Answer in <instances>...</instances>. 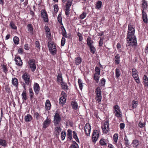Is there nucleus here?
<instances>
[{
  "mask_svg": "<svg viewBox=\"0 0 148 148\" xmlns=\"http://www.w3.org/2000/svg\"><path fill=\"white\" fill-rule=\"evenodd\" d=\"M118 138V134L116 133L113 136V139L114 141L116 143L117 141Z\"/></svg>",
  "mask_w": 148,
  "mask_h": 148,
  "instance_id": "de8ad7c7",
  "label": "nucleus"
},
{
  "mask_svg": "<svg viewBox=\"0 0 148 148\" xmlns=\"http://www.w3.org/2000/svg\"><path fill=\"white\" fill-rule=\"evenodd\" d=\"M70 7H66V9L65 10V13L66 15H69V14Z\"/></svg>",
  "mask_w": 148,
  "mask_h": 148,
  "instance_id": "864d4df0",
  "label": "nucleus"
},
{
  "mask_svg": "<svg viewBox=\"0 0 148 148\" xmlns=\"http://www.w3.org/2000/svg\"><path fill=\"white\" fill-rule=\"evenodd\" d=\"M82 61V58L80 56H78L75 58L74 62L75 65H78L81 63Z\"/></svg>",
  "mask_w": 148,
  "mask_h": 148,
  "instance_id": "f8f14e48",
  "label": "nucleus"
},
{
  "mask_svg": "<svg viewBox=\"0 0 148 148\" xmlns=\"http://www.w3.org/2000/svg\"><path fill=\"white\" fill-rule=\"evenodd\" d=\"M106 82V80L104 78H102L100 80V81L99 83V86H104L105 85Z\"/></svg>",
  "mask_w": 148,
  "mask_h": 148,
  "instance_id": "c756f323",
  "label": "nucleus"
},
{
  "mask_svg": "<svg viewBox=\"0 0 148 148\" xmlns=\"http://www.w3.org/2000/svg\"><path fill=\"white\" fill-rule=\"evenodd\" d=\"M72 0H68L66 4V7L70 8L72 4Z\"/></svg>",
  "mask_w": 148,
  "mask_h": 148,
  "instance_id": "603ef678",
  "label": "nucleus"
},
{
  "mask_svg": "<svg viewBox=\"0 0 148 148\" xmlns=\"http://www.w3.org/2000/svg\"><path fill=\"white\" fill-rule=\"evenodd\" d=\"M142 13L143 21L144 23H147L148 21L147 18L146 13L144 12V9H143L142 10Z\"/></svg>",
  "mask_w": 148,
  "mask_h": 148,
  "instance_id": "dca6fc26",
  "label": "nucleus"
},
{
  "mask_svg": "<svg viewBox=\"0 0 148 148\" xmlns=\"http://www.w3.org/2000/svg\"><path fill=\"white\" fill-rule=\"evenodd\" d=\"M99 136V134L98 131L97 130H94L92 135V141L94 142H95L97 140Z\"/></svg>",
  "mask_w": 148,
  "mask_h": 148,
  "instance_id": "1a4fd4ad",
  "label": "nucleus"
},
{
  "mask_svg": "<svg viewBox=\"0 0 148 148\" xmlns=\"http://www.w3.org/2000/svg\"><path fill=\"white\" fill-rule=\"evenodd\" d=\"M78 145L75 142H74L73 144L70 146L69 148H77V146Z\"/></svg>",
  "mask_w": 148,
  "mask_h": 148,
  "instance_id": "3c124183",
  "label": "nucleus"
},
{
  "mask_svg": "<svg viewBox=\"0 0 148 148\" xmlns=\"http://www.w3.org/2000/svg\"><path fill=\"white\" fill-rule=\"evenodd\" d=\"M78 83L80 89L81 90H82L83 87L82 81L80 79H79L78 80Z\"/></svg>",
  "mask_w": 148,
  "mask_h": 148,
  "instance_id": "c9c22d12",
  "label": "nucleus"
},
{
  "mask_svg": "<svg viewBox=\"0 0 148 148\" xmlns=\"http://www.w3.org/2000/svg\"><path fill=\"white\" fill-rule=\"evenodd\" d=\"M138 126L140 128H142L144 127L145 125V123H142L141 121L139 122L138 124Z\"/></svg>",
  "mask_w": 148,
  "mask_h": 148,
  "instance_id": "bf43d9fd",
  "label": "nucleus"
},
{
  "mask_svg": "<svg viewBox=\"0 0 148 148\" xmlns=\"http://www.w3.org/2000/svg\"><path fill=\"white\" fill-rule=\"evenodd\" d=\"M86 14L85 12H83L80 15V18L81 19H83L86 16Z\"/></svg>",
  "mask_w": 148,
  "mask_h": 148,
  "instance_id": "5fc2aeb1",
  "label": "nucleus"
},
{
  "mask_svg": "<svg viewBox=\"0 0 148 148\" xmlns=\"http://www.w3.org/2000/svg\"><path fill=\"white\" fill-rule=\"evenodd\" d=\"M95 71L96 73L95 74H98L100 75V69L99 67L96 66L95 68Z\"/></svg>",
  "mask_w": 148,
  "mask_h": 148,
  "instance_id": "49530a36",
  "label": "nucleus"
},
{
  "mask_svg": "<svg viewBox=\"0 0 148 148\" xmlns=\"http://www.w3.org/2000/svg\"><path fill=\"white\" fill-rule=\"evenodd\" d=\"M34 89L36 94L39 93L40 88L39 84L37 83H35L34 85Z\"/></svg>",
  "mask_w": 148,
  "mask_h": 148,
  "instance_id": "2eb2a0df",
  "label": "nucleus"
},
{
  "mask_svg": "<svg viewBox=\"0 0 148 148\" xmlns=\"http://www.w3.org/2000/svg\"><path fill=\"white\" fill-rule=\"evenodd\" d=\"M120 127L121 129H123L125 127V124L123 123H122L120 124Z\"/></svg>",
  "mask_w": 148,
  "mask_h": 148,
  "instance_id": "774afa93",
  "label": "nucleus"
},
{
  "mask_svg": "<svg viewBox=\"0 0 148 148\" xmlns=\"http://www.w3.org/2000/svg\"><path fill=\"white\" fill-rule=\"evenodd\" d=\"M14 60L16 62V64L18 66H22L23 64V62L21 58L19 57H17L15 58Z\"/></svg>",
  "mask_w": 148,
  "mask_h": 148,
  "instance_id": "4468645a",
  "label": "nucleus"
},
{
  "mask_svg": "<svg viewBox=\"0 0 148 148\" xmlns=\"http://www.w3.org/2000/svg\"><path fill=\"white\" fill-rule=\"evenodd\" d=\"M32 117L29 114H27V115L25 116V120L26 122L31 121L32 119Z\"/></svg>",
  "mask_w": 148,
  "mask_h": 148,
  "instance_id": "6ab92c4d",
  "label": "nucleus"
},
{
  "mask_svg": "<svg viewBox=\"0 0 148 148\" xmlns=\"http://www.w3.org/2000/svg\"><path fill=\"white\" fill-rule=\"evenodd\" d=\"M36 47L38 48H40V44L38 41H36L35 42Z\"/></svg>",
  "mask_w": 148,
  "mask_h": 148,
  "instance_id": "338daca9",
  "label": "nucleus"
},
{
  "mask_svg": "<svg viewBox=\"0 0 148 148\" xmlns=\"http://www.w3.org/2000/svg\"><path fill=\"white\" fill-rule=\"evenodd\" d=\"M12 83L13 85L17 87L18 86V82L17 79L16 78H13L12 80Z\"/></svg>",
  "mask_w": 148,
  "mask_h": 148,
  "instance_id": "b1692460",
  "label": "nucleus"
},
{
  "mask_svg": "<svg viewBox=\"0 0 148 148\" xmlns=\"http://www.w3.org/2000/svg\"><path fill=\"white\" fill-rule=\"evenodd\" d=\"M109 121L107 120L104 122V125L101 126V128L103 132L105 134H107L108 132L109 127Z\"/></svg>",
  "mask_w": 148,
  "mask_h": 148,
  "instance_id": "423d86ee",
  "label": "nucleus"
},
{
  "mask_svg": "<svg viewBox=\"0 0 148 148\" xmlns=\"http://www.w3.org/2000/svg\"><path fill=\"white\" fill-rule=\"evenodd\" d=\"M61 86L62 88L65 90H66L68 89V86L67 84L63 82H61Z\"/></svg>",
  "mask_w": 148,
  "mask_h": 148,
  "instance_id": "a878e982",
  "label": "nucleus"
},
{
  "mask_svg": "<svg viewBox=\"0 0 148 148\" xmlns=\"http://www.w3.org/2000/svg\"><path fill=\"white\" fill-rule=\"evenodd\" d=\"M21 95L22 96V99L23 101H26L27 98L26 95V91L23 90Z\"/></svg>",
  "mask_w": 148,
  "mask_h": 148,
  "instance_id": "c85d7f7f",
  "label": "nucleus"
},
{
  "mask_svg": "<svg viewBox=\"0 0 148 148\" xmlns=\"http://www.w3.org/2000/svg\"><path fill=\"white\" fill-rule=\"evenodd\" d=\"M102 4V2L101 1H99L97 2V4L96 5L95 8L97 9L98 10L100 9L101 8Z\"/></svg>",
  "mask_w": 148,
  "mask_h": 148,
  "instance_id": "2f4dec72",
  "label": "nucleus"
},
{
  "mask_svg": "<svg viewBox=\"0 0 148 148\" xmlns=\"http://www.w3.org/2000/svg\"><path fill=\"white\" fill-rule=\"evenodd\" d=\"M0 145L4 147L6 146V141L5 140L0 139Z\"/></svg>",
  "mask_w": 148,
  "mask_h": 148,
  "instance_id": "c03bdc74",
  "label": "nucleus"
},
{
  "mask_svg": "<svg viewBox=\"0 0 148 148\" xmlns=\"http://www.w3.org/2000/svg\"><path fill=\"white\" fill-rule=\"evenodd\" d=\"M99 75L98 74H95L94 75V79L97 83H98L99 82Z\"/></svg>",
  "mask_w": 148,
  "mask_h": 148,
  "instance_id": "4c0bfd02",
  "label": "nucleus"
},
{
  "mask_svg": "<svg viewBox=\"0 0 148 148\" xmlns=\"http://www.w3.org/2000/svg\"><path fill=\"white\" fill-rule=\"evenodd\" d=\"M132 108L133 109L136 108L138 105L137 101L135 100H133L132 102Z\"/></svg>",
  "mask_w": 148,
  "mask_h": 148,
  "instance_id": "ea45409f",
  "label": "nucleus"
},
{
  "mask_svg": "<svg viewBox=\"0 0 148 148\" xmlns=\"http://www.w3.org/2000/svg\"><path fill=\"white\" fill-rule=\"evenodd\" d=\"M41 16L45 22H48L49 19L48 15L46 11L44 10H42L41 11Z\"/></svg>",
  "mask_w": 148,
  "mask_h": 148,
  "instance_id": "6e6552de",
  "label": "nucleus"
},
{
  "mask_svg": "<svg viewBox=\"0 0 148 148\" xmlns=\"http://www.w3.org/2000/svg\"><path fill=\"white\" fill-rule=\"evenodd\" d=\"M89 47L90 48V52L92 54H94L96 51L95 47H94L93 45Z\"/></svg>",
  "mask_w": 148,
  "mask_h": 148,
  "instance_id": "79ce46f5",
  "label": "nucleus"
},
{
  "mask_svg": "<svg viewBox=\"0 0 148 148\" xmlns=\"http://www.w3.org/2000/svg\"><path fill=\"white\" fill-rule=\"evenodd\" d=\"M34 115L36 120H38L40 118V115L38 112H35L34 113Z\"/></svg>",
  "mask_w": 148,
  "mask_h": 148,
  "instance_id": "6e6d98bb",
  "label": "nucleus"
},
{
  "mask_svg": "<svg viewBox=\"0 0 148 148\" xmlns=\"http://www.w3.org/2000/svg\"><path fill=\"white\" fill-rule=\"evenodd\" d=\"M24 48L26 50H28L29 48V45L27 44L25 45L24 46Z\"/></svg>",
  "mask_w": 148,
  "mask_h": 148,
  "instance_id": "0e129e2a",
  "label": "nucleus"
},
{
  "mask_svg": "<svg viewBox=\"0 0 148 148\" xmlns=\"http://www.w3.org/2000/svg\"><path fill=\"white\" fill-rule=\"evenodd\" d=\"M134 79V80H135L137 84H139L140 83V81L139 79V77H138V75L137 76H135L133 77Z\"/></svg>",
  "mask_w": 148,
  "mask_h": 148,
  "instance_id": "8fccbe9b",
  "label": "nucleus"
},
{
  "mask_svg": "<svg viewBox=\"0 0 148 148\" xmlns=\"http://www.w3.org/2000/svg\"><path fill=\"white\" fill-rule=\"evenodd\" d=\"M106 140L103 138L101 139L99 141V143L100 145L101 146L106 145H107L106 142Z\"/></svg>",
  "mask_w": 148,
  "mask_h": 148,
  "instance_id": "72a5a7b5",
  "label": "nucleus"
},
{
  "mask_svg": "<svg viewBox=\"0 0 148 148\" xmlns=\"http://www.w3.org/2000/svg\"><path fill=\"white\" fill-rule=\"evenodd\" d=\"M113 112L114 115L118 118L122 117V113L120 110V107L118 105H115L113 107Z\"/></svg>",
  "mask_w": 148,
  "mask_h": 148,
  "instance_id": "7ed1b4c3",
  "label": "nucleus"
},
{
  "mask_svg": "<svg viewBox=\"0 0 148 148\" xmlns=\"http://www.w3.org/2000/svg\"><path fill=\"white\" fill-rule=\"evenodd\" d=\"M135 31L133 25L129 24L127 37V44L129 46L136 45V40L134 35Z\"/></svg>",
  "mask_w": 148,
  "mask_h": 148,
  "instance_id": "f257e3e1",
  "label": "nucleus"
},
{
  "mask_svg": "<svg viewBox=\"0 0 148 148\" xmlns=\"http://www.w3.org/2000/svg\"><path fill=\"white\" fill-rule=\"evenodd\" d=\"M61 121V118L58 113L55 114L54 118V125L55 126H60L61 124L60 123Z\"/></svg>",
  "mask_w": 148,
  "mask_h": 148,
  "instance_id": "39448f33",
  "label": "nucleus"
},
{
  "mask_svg": "<svg viewBox=\"0 0 148 148\" xmlns=\"http://www.w3.org/2000/svg\"><path fill=\"white\" fill-rule=\"evenodd\" d=\"M120 56L119 54H117L115 57L116 59L115 61L117 64H119L120 63Z\"/></svg>",
  "mask_w": 148,
  "mask_h": 148,
  "instance_id": "37998d69",
  "label": "nucleus"
},
{
  "mask_svg": "<svg viewBox=\"0 0 148 148\" xmlns=\"http://www.w3.org/2000/svg\"><path fill=\"white\" fill-rule=\"evenodd\" d=\"M22 78L26 84L27 85H28L30 82L29 75L26 73H25L23 75Z\"/></svg>",
  "mask_w": 148,
  "mask_h": 148,
  "instance_id": "9b49d317",
  "label": "nucleus"
},
{
  "mask_svg": "<svg viewBox=\"0 0 148 148\" xmlns=\"http://www.w3.org/2000/svg\"><path fill=\"white\" fill-rule=\"evenodd\" d=\"M143 79L145 86H148V78L147 76L145 75H144Z\"/></svg>",
  "mask_w": 148,
  "mask_h": 148,
  "instance_id": "bb28decb",
  "label": "nucleus"
},
{
  "mask_svg": "<svg viewBox=\"0 0 148 148\" xmlns=\"http://www.w3.org/2000/svg\"><path fill=\"white\" fill-rule=\"evenodd\" d=\"M95 92L96 94L95 99L99 103L101 101L102 99V91L99 87H98L96 88Z\"/></svg>",
  "mask_w": 148,
  "mask_h": 148,
  "instance_id": "f03ea898",
  "label": "nucleus"
},
{
  "mask_svg": "<svg viewBox=\"0 0 148 148\" xmlns=\"http://www.w3.org/2000/svg\"><path fill=\"white\" fill-rule=\"evenodd\" d=\"M66 135V132H65L63 131L61 134V138L62 140H64L65 138Z\"/></svg>",
  "mask_w": 148,
  "mask_h": 148,
  "instance_id": "09e8293b",
  "label": "nucleus"
},
{
  "mask_svg": "<svg viewBox=\"0 0 148 148\" xmlns=\"http://www.w3.org/2000/svg\"><path fill=\"white\" fill-rule=\"evenodd\" d=\"M45 109L47 110H49L50 109L51 104L50 101L49 100H47L45 103Z\"/></svg>",
  "mask_w": 148,
  "mask_h": 148,
  "instance_id": "412c9836",
  "label": "nucleus"
},
{
  "mask_svg": "<svg viewBox=\"0 0 148 148\" xmlns=\"http://www.w3.org/2000/svg\"><path fill=\"white\" fill-rule=\"evenodd\" d=\"M124 140L125 141V145L127 147L129 146L130 145V143L126 135L125 136Z\"/></svg>",
  "mask_w": 148,
  "mask_h": 148,
  "instance_id": "5701e85b",
  "label": "nucleus"
},
{
  "mask_svg": "<svg viewBox=\"0 0 148 148\" xmlns=\"http://www.w3.org/2000/svg\"><path fill=\"white\" fill-rule=\"evenodd\" d=\"M10 25L12 29H17V27L15 25V24L13 22H11Z\"/></svg>",
  "mask_w": 148,
  "mask_h": 148,
  "instance_id": "13d9d810",
  "label": "nucleus"
},
{
  "mask_svg": "<svg viewBox=\"0 0 148 148\" xmlns=\"http://www.w3.org/2000/svg\"><path fill=\"white\" fill-rule=\"evenodd\" d=\"M48 46L51 53L53 55L55 54L56 52V46L53 42L52 41L49 42Z\"/></svg>",
  "mask_w": 148,
  "mask_h": 148,
  "instance_id": "20e7f679",
  "label": "nucleus"
},
{
  "mask_svg": "<svg viewBox=\"0 0 148 148\" xmlns=\"http://www.w3.org/2000/svg\"><path fill=\"white\" fill-rule=\"evenodd\" d=\"M67 140H71L72 139V131L71 130L69 129L67 131Z\"/></svg>",
  "mask_w": 148,
  "mask_h": 148,
  "instance_id": "f3484780",
  "label": "nucleus"
},
{
  "mask_svg": "<svg viewBox=\"0 0 148 148\" xmlns=\"http://www.w3.org/2000/svg\"><path fill=\"white\" fill-rule=\"evenodd\" d=\"M84 130L86 136H89L91 131V126L89 123H87L84 127Z\"/></svg>",
  "mask_w": 148,
  "mask_h": 148,
  "instance_id": "9d476101",
  "label": "nucleus"
},
{
  "mask_svg": "<svg viewBox=\"0 0 148 148\" xmlns=\"http://www.w3.org/2000/svg\"><path fill=\"white\" fill-rule=\"evenodd\" d=\"M99 38H100V40L99 42V46H101L103 44V42L104 38L101 37H100Z\"/></svg>",
  "mask_w": 148,
  "mask_h": 148,
  "instance_id": "4d7b16f0",
  "label": "nucleus"
},
{
  "mask_svg": "<svg viewBox=\"0 0 148 148\" xmlns=\"http://www.w3.org/2000/svg\"><path fill=\"white\" fill-rule=\"evenodd\" d=\"M71 103L72 108L73 109L76 110L77 109L78 105L76 102L75 101H72Z\"/></svg>",
  "mask_w": 148,
  "mask_h": 148,
  "instance_id": "7c9ffc66",
  "label": "nucleus"
},
{
  "mask_svg": "<svg viewBox=\"0 0 148 148\" xmlns=\"http://www.w3.org/2000/svg\"><path fill=\"white\" fill-rule=\"evenodd\" d=\"M73 138L77 142H79V139L77 136V133L73 131Z\"/></svg>",
  "mask_w": 148,
  "mask_h": 148,
  "instance_id": "f704fd0d",
  "label": "nucleus"
},
{
  "mask_svg": "<svg viewBox=\"0 0 148 148\" xmlns=\"http://www.w3.org/2000/svg\"><path fill=\"white\" fill-rule=\"evenodd\" d=\"M60 126H56L55 128V130L56 132L58 134H59L61 131L62 129L60 127Z\"/></svg>",
  "mask_w": 148,
  "mask_h": 148,
  "instance_id": "58836bf2",
  "label": "nucleus"
},
{
  "mask_svg": "<svg viewBox=\"0 0 148 148\" xmlns=\"http://www.w3.org/2000/svg\"><path fill=\"white\" fill-rule=\"evenodd\" d=\"M87 44L89 47L92 46L93 43V41L91 39L90 37H88L87 38Z\"/></svg>",
  "mask_w": 148,
  "mask_h": 148,
  "instance_id": "aec40b11",
  "label": "nucleus"
},
{
  "mask_svg": "<svg viewBox=\"0 0 148 148\" xmlns=\"http://www.w3.org/2000/svg\"><path fill=\"white\" fill-rule=\"evenodd\" d=\"M13 41L14 43L16 45L18 44L19 41L18 38L17 36L14 37L13 38Z\"/></svg>",
  "mask_w": 148,
  "mask_h": 148,
  "instance_id": "a18cd8bd",
  "label": "nucleus"
},
{
  "mask_svg": "<svg viewBox=\"0 0 148 148\" xmlns=\"http://www.w3.org/2000/svg\"><path fill=\"white\" fill-rule=\"evenodd\" d=\"M66 99L64 96H62L59 99V103H60L63 104L65 102Z\"/></svg>",
  "mask_w": 148,
  "mask_h": 148,
  "instance_id": "473e14b6",
  "label": "nucleus"
},
{
  "mask_svg": "<svg viewBox=\"0 0 148 148\" xmlns=\"http://www.w3.org/2000/svg\"><path fill=\"white\" fill-rule=\"evenodd\" d=\"M54 10L55 13H57L58 10V7L57 5L55 4L54 5Z\"/></svg>",
  "mask_w": 148,
  "mask_h": 148,
  "instance_id": "e2e57ef3",
  "label": "nucleus"
},
{
  "mask_svg": "<svg viewBox=\"0 0 148 148\" xmlns=\"http://www.w3.org/2000/svg\"><path fill=\"white\" fill-rule=\"evenodd\" d=\"M116 77V78H118L120 76L121 73L120 69L118 68H116L115 70Z\"/></svg>",
  "mask_w": 148,
  "mask_h": 148,
  "instance_id": "393cba45",
  "label": "nucleus"
},
{
  "mask_svg": "<svg viewBox=\"0 0 148 148\" xmlns=\"http://www.w3.org/2000/svg\"><path fill=\"white\" fill-rule=\"evenodd\" d=\"M51 120L50 118L47 117L46 120L43 123V127L44 128H46L49 126L51 122Z\"/></svg>",
  "mask_w": 148,
  "mask_h": 148,
  "instance_id": "ddd939ff",
  "label": "nucleus"
},
{
  "mask_svg": "<svg viewBox=\"0 0 148 148\" xmlns=\"http://www.w3.org/2000/svg\"><path fill=\"white\" fill-rule=\"evenodd\" d=\"M132 74L133 77L136 76H137L138 75V72L135 69L133 68L132 69Z\"/></svg>",
  "mask_w": 148,
  "mask_h": 148,
  "instance_id": "e433bc0d",
  "label": "nucleus"
},
{
  "mask_svg": "<svg viewBox=\"0 0 148 148\" xmlns=\"http://www.w3.org/2000/svg\"><path fill=\"white\" fill-rule=\"evenodd\" d=\"M57 81L61 83V82H63V79L62 75V74L60 73H59L58 74L57 77Z\"/></svg>",
  "mask_w": 148,
  "mask_h": 148,
  "instance_id": "cd10ccee",
  "label": "nucleus"
},
{
  "mask_svg": "<svg viewBox=\"0 0 148 148\" xmlns=\"http://www.w3.org/2000/svg\"><path fill=\"white\" fill-rule=\"evenodd\" d=\"M23 49L20 48L18 50V52L19 53L22 54L23 53Z\"/></svg>",
  "mask_w": 148,
  "mask_h": 148,
  "instance_id": "69168bd1",
  "label": "nucleus"
},
{
  "mask_svg": "<svg viewBox=\"0 0 148 148\" xmlns=\"http://www.w3.org/2000/svg\"><path fill=\"white\" fill-rule=\"evenodd\" d=\"M28 63L32 71H34L36 68L35 60L33 59H30Z\"/></svg>",
  "mask_w": 148,
  "mask_h": 148,
  "instance_id": "0eeeda50",
  "label": "nucleus"
},
{
  "mask_svg": "<svg viewBox=\"0 0 148 148\" xmlns=\"http://www.w3.org/2000/svg\"><path fill=\"white\" fill-rule=\"evenodd\" d=\"M57 19L58 22L61 25H63V24L62 22V17L61 14H59L57 17Z\"/></svg>",
  "mask_w": 148,
  "mask_h": 148,
  "instance_id": "a19ab883",
  "label": "nucleus"
},
{
  "mask_svg": "<svg viewBox=\"0 0 148 148\" xmlns=\"http://www.w3.org/2000/svg\"><path fill=\"white\" fill-rule=\"evenodd\" d=\"M65 39L64 37L62 38V40L61 41V45L62 46H64L65 43Z\"/></svg>",
  "mask_w": 148,
  "mask_h": 148,
  "instance_id": "052dcab7",
  "label": "nucleus"
},
{
  "mask_svg": "<svg viewBox=\"0 0 148 148\" xmlns=\"http://www.w3.org/2000/svg\"><path fill=\"white\" fill-rule=\"evenodd\" d=\"M139 141L137 140H133L132 143L133 147L136 148L139 145Z\"/></svg>",
  "mask_w": 148,
  "mask_h": 148,
  "instance_id": "4be33fe9",
  "label": "nucleus"
},
{
  "mask_svg": "<svg viewBox=\"0 0 148 148\" xmlns=\"http://www.w3.org/2000/svg\"><path fill=\"white\" fill-rule=\"evenodd\" d=\"M142 5L143 8H145L147 6V3L145 0H142Z\"/></svg>",
  "mask_w": 148,
  "mask_h": 148,
  "instance_id": "680f3d73",
  "label": "nucleus"
},
{
  "mask_svg": "<svg viewBox=\"0 0 148 148\" xmlns=\"http://www.w3.org/2000/svg\"><path fill=\"white\" fill-rule=\"evenodd\" d=\"M27 28L28 31L32 35L33 34V28L32 24L29 23L27 25Z\"/></svg>",
  "mask_w": 148,
  "mask_h": 148,
  "instance_id": "a211bd4d",
  "label": "nucleus"
}]
</instances>
